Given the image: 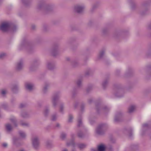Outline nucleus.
<instances>
[{
  "mask_svg": "<svg viewBox=\"0 0 151 151\" xmlns=\"http://www.w3.org/2000/svg\"><path fill=\"white\" fill-rule=\"evenodd\" d=\"M17 27L16 26H12L9 23L4 22L2 23L0 26V30L4 32L8 31L10 29H12L14 31L17 29Z\"/></svg>",
  "mask_w": 151,
  "mask_h": 151,
  "instance_id": "obj_1",
  "label": "nucleus"
},
{
  "mask_svg": "<svg viewBox=\"0 0 151 151\" xmlns=\"http://www.w3.org/2000/svg\"><path fill=\"white\" fill-rule=\"evenodd\" d=\"M107 128V125L105 124H99L96 129L97 133L101 135L104 134Z\"/></svg>",
  "mask_w": 151,
  "mask_h": 151,
  "instance_id": "obj_2",
  "label": "nucleus"
},
{
  "mask_svg": "<svg viewBox=\"0 0 151 151\" xmlns=\"http://www.w3.org/2000/svg\"><path fill=\"white\" fill-rule=\"evenodd\" d=\"M60 97L59 93H55L53 96L52 99V102L54 107L56 106L57 104L59 102V99Z\"/></svg>",
  "mask_w": 151,
  "mask_h": 151,
  "instance_id": "obj_3",
  "label": "nucleus"
},
{
  "mask_svg": "<svg viewBox=\"0 0 151 151\" xmlns=\"http://www.w3.org/2000/svg\"><path fill=\"white\" fill-rule=\"evenodd\" d=\"M21 49L24 48H26L29 52H30L32 49L29 43L27 41H24L20 45Z\"/></svg>",
  "mask_w": 151,
  "mask_h": 151,
  "instance_id": "obj_4",
  "label": "nucleus"
},
{
  "mask_svg": "<svg viewBox=\"0 0 151 151\" xmlns=\"http://www.w3.org/2000/svg\"><path fill=\"white\" fill-rule=\"evenodd\" d=\"M96 109L98 113H99L100 111L106 112L109 110L107 106H103L100 104L96 105Z\"/></svg>",
  "mask_w": 151,
  "mask_h": 151,
  "instance_id": "obj_5",
  "label": "nucleus"
},
{
  "mask_svg": "<svg viewBox=\"0 0 151 151\" xmlns=\"http://www.w3.org/2000/svg\"><path fill=\"white\" fill-rule=\"evenodd\" d=\"M37 8L38 9L40 10H43L45 12H47L51 10V7L49 5H45L44 3L40 4L38 6Z\"/></svg>",
  "mask_w": 151,
  "mask_h": 151,
  "instance_id": "obj_6",
  "label": "nucleus"
},
{
  "mask_svg": "<svg viewBox=\"0 0 151 151\" xmlns=\"http://www.w3.org/2000/svg\"><path fill=\"white\" fill-rule=\"evenodd\" d=\"M32 142L34 147L37 149L39 146V141L38 138L37 137H35L32 139Z\"/></svg>",
  "mask_w": 151,
  "mask_h": 151,
  "instance_id": "obj_7",
  "label": "nucleus"
},
{
  "mask_svg": "<svg viewBox=\"0 0 151 151\" xmlns=\"http://www.w3.org/2000/svg\"><path fill=\"white\" fill-rule=\"evenodd\" d=\"M84 9L83 6L77 5L75 6L74 11L77 13H81L83 12Z\"/></svg>",
  "mask_w": 151,
  "mask_h": 151,
  "instance_id": "obj_8",
  "label": "nucleus"
},
{
  "mask_svg": "<svg viewBox=\"0 0 151 151\" xmlns=\"http://www.w3.org/2000/svg\"><path fill=\"white\" fill-rule=\"evenodd\" d=\"M23 67V62L22 60H20L17 62L16 66V70L19 71L21 70Z\"/></svg>",
  "mask_w": 151,
  "mask_h": 151,
  "instance_id": "obj_9",
  "label": "nucleus"
},
{
  "mask_svg": "<svg viewBox=\"0 0 151 151\" xmlns=\"http://www.w3.org/2000/svg\"><path fill=\"white\" fill-rule=\"evenodd\" d=\"M51 54L52 56H56L59 52L58 47L55 46L53 47L51 50Z\"/></svg>",
  "mask_w": 151,
  "mask_h": 151,
  "instance_id": "obj_10",
  "label": "nucleus"
},
{
  "mask_svg": "<svg viewBox=\"0 0 151 151\" xmlns=\"http://www.w3.org/2000/svg\"><path fill=\"white\" fill-rule=\"evenodd\" d=\"M105 147L103 145H101L98 146V150L96 149H91L92 151H105Z\"/></svg>",
  "mask_w": 151,
  "mask_h": 151,
  "instance_id": "obj_11",
  "label": "nucleus"
},
{
  "mask_svg": "<svg viewBox=\"0 0 151 151\" xmlns=\"http://www.w3.org/2000/svg\"><path fill=\"white\" fill-rule=\"evenodd\" d=\"M47 66L48 69L51 70H52L55 68L54 63L52 62H48Z\"/></svg>",
  "mask_w": 151,
  "mask_h": 151,
  "instance_id": "obj_12",
  "label": "nucleus"
},
{
  "mask_svg": "<svg viewBox=\"0 0 151 151\" xmlns=\"http://www.w3.org/2000/svg\"><path fill=\"white\" fill-rule=\"evenodd\" d=\"M122 116V114L120 112H119L116 113L114 118V120L116 122L119 121L120 118Z\"/></svg>",
  "mask_w": 151,
  "mask_h": 151,
  "instance_id": "obj_13",
  "label": "nucleus"
},
{
  "mask_svg": "<svg viewBox=\"0 0 151 151\" xmlns=\"http://www.w3.org/2000/svg\"><path fill=\"white\" fill-rule=\"evenodd\" d=\"M25 86L27 89L29 91H31L33 88L34 85L32 83H26L25 84Z\"/></svg>",
  "mask_w": 151,
  "mask_h": 151,
  "instance_id": "obj_14",
  "label": "nucleus"
},
{
  "mask_svg": "<svg viewBox=\"0 0 151 151\" xmlns=\"http://www.w3.org/2000/svg\"><path fill=\"white\" fill-rule=\"evenodd\" d=\"M123 91L122 89H119L118 92L115 94V96L118 97H121L123 95Z\"/></svg>",
  "mask_w": 151,
  "mask_h": 151,
  "instance_id": "obj_15",
  "label": "nucleus"
},
{
  "mask_svg": "<svg viewBox=\"0 0 151 151\" xmlns=\"http://www.w3.org/2000/svg\"><path fill=\"white\" fill-rule=\"evenodd\" d=\"M82 125L83 124L81 121L80 114V113H79L78 119V124H77V127H79L82 126Z\"/></svg>",
  "mask_w": 151,
  "mask_h": 151,
  "instance_id": "obj_16",
  "label": "nucleus"
},
{
  "mask_svg": "<svg viewBox=\"0 0 151 151\" xmlns=\"http://www.w3.org/2000/svg\"><path fill=\"white\" fill-rule=\"evenodd\" d=\"M6 128L8 131L10 132L12 130L13 127L10 124L8 123L6 124Z\"/></svg>",
  "mask_w": 151,
  "mask_h": 151,
  "instance_id": "obj_17",
  "label": "nucleus"
},
{
  "mask_svg": "<svg viewBox=\"0 0 151 151\" xmlns=\"http://www.w3.org/2000/svg\"><path fill=\"white\" fill-rule=\"evenodd\" d=\"M136 106L134 105H132L129 107L128 109V112L129 113H131L133 112L135 109Z\"/></svg>",
  "mask_w": 151,
  "mask_h": 151,
  "instance_id": "obj_18",
  "label": "nucleus"
},
{
  "mask_svg": "<svg viewBox=\"0 0 151 151\" xmlns=\"http://www.w3.org/2000/svg\"><path fill=\"white\" fill-rule=\"evenodd\" d=\"M10 120L13 124L14 126L15 127H17V120L15 117H13V118H11L10 119Z\"/></svg>",
  "mask_w": 151,
  "mask_h": 151,
  "instance_id": "obj_19",
  "label": "nucleus"
},
{
  "mask_svg": "<svg viewBox=\"0 0 151 151\" xmlns=\"http://www.w3.org/2000/svg\"><path fill=\"white\" fill-rule=\"evenodd\" d=\"M19 134L20 136L22 138H24L26 137V134L25 132L21 130L19 131Z\"/></svg>",
  "mask_w": 151,
  "mask_h": 151,
  "instance_id": "obj_20",
  "label": "nucleus"
},
{
  "mask_svg": "<svg viewBox=\"0 0 151 151\" xmlns=\"http://www.w3.org/2000/svg\"><path fill=\"white\" fill-rule=\"evenodd\" d=\"M49 85L48 83H46L44 86L43 87V92L44 93H45L47 91L48 87H49Z\"/></svg>",
  "mask_w": 151,
  "mask_h": 151,
  "instance_id": "obj_21",
  "label": "nucleus"
},
{
  "mask_svg": "<svg viewBox=\"0 0 151 151\" xmlns=\"http://www.w3.org/2000/svg\"><path fill=\"white\" fill-rule=\"evenodd\" d=\"M18 86L17 85H13L12 87V90L14 92H16L18 90Z\"/></svg>",
  "mask_w": 151,
  "mask_h": 151,
  "instance_id": "obj_22",
  "label": "nucleus"
},
{
  "mask_svg": "<svg viewBox=\"0 0 151 151\" xmlns=\"http://www.w3.org/2000/svg\"><path fill=\"white\" fill-rule=\"evenodd\" d=\"M47 147L48 148H50L52 146V143L51 141H47L46 142Z\"/></svg>",
  "mask_w": 151,
  "mask_h": 151,
  "instance_id": "obj_23",
  "label": "nucleus"
},
{
  "mask_svg": "<svg viewBox=\"0 0 151 151\" xmlns=\"http://www.w3.org/2000/svg\"><path fill=\"white\" fill-rule=\"evenodd\" d=\"M78 137L80 138H82L84 136V134L81 131H79L77 134Z\"/></svg>",
  "mask_w": 151,
  "mask_h": 151,
  "instance_id": "obj_24",
  "label": "nucleus"
},
{
  "mask_svg": "<svg viewBox=\"0 0 151 151\" xmlns=\"http://www.w3.org/2000/svg\"><path fill=\"white\" fill-rule=\"evenodd\" d=\"M82 81L81 79H78L76 81V83L77 86L80 87L81 86Z\"/></svg>",
  "mask_w": 151,
  "mask_h": 151,
  "instance_id": "obj_25",
  "label": "nucleus"
},
{
  "mask_svg": "<svg viewBox=\"0 0 151 151\" xmlns=\"http://www.w3.org/2000/svg\"><path fill=\"white\" fill-rule=\"evenodd\" d=\"M104 50H102L101 51H100L99 53V56H98V58L99 59L101 58L103 55H104Z\"/></svg>",
  "mask_w": 151,
  "mask_h": 151,
  "instance_id": "obj_26",
  "label": "nucleus"
},
{
  "mask_svg": "<svg viewBox=\"0 0 151 151\" xmlns=\"http://www.w3.org/2000/svg\"><path fill=\"white\" fill-rule=\"evenodd\" d=\"M20 124L22 126L24 127H28L29 125V124L27 122H24L22 121H21L20 122Z\"/></svg>",
  "mask_w": 151,
  "mask_h": 151,
  "instance_id": "obj_27",
  "label": "nucleus"
},
{
  "mask_svg": "<svg viewBox=\"0 0 151 151\" xmlns=\"http://www.w3.org/2000/svg\"><path fill=\"white\" fill-rule=\"evenodd\" d=\"M86 146V145L83 144H80L78 145V148L81 149L85 148Z\"/></svg>",
  "mask_w": 151,
  "mask_h": 151,
  "instance_id": "obj_28",
  "label": "nucleus"
},
{
  "mask_svg": "<svg viewBox=\"0 0 151 151\" xmlns=\"http://www.w3.org/2000/svg\"><path fill=\"white\" fill-rule=\"evenodd\" d=\"M108 83L107 80H105L102 83V86L104 88H105L106 87Z\"/></svg>",
  "mask_w": 151,
  "mask_h": 151,
  "instance_id": "obj_29",
  "label": "nucleus"
},
{
  "mask_svg": "<svg viewBox=\"0 0 151 151\" xmlns=\"http://www.w3.org/2000/svg\"><path fill=\"white\" fill-rule=\"evenodd\" d=\"M49 113V110L46 107L45 108L44 112V115L45 116H47L48 114Z\"/></svg>",
  "mask_w": 151,
  "mask_h": 151,
  "instance_id": "obj_30",
  "label": "nucleus"
},
{
  "mask_svg": "<svg viewBox=\"0 0 151 151\" xmlns=\"http://www.w3.org/2000/svg\"><path fill=\"white\" fill-rule=\"evenodd\" d=\"M39 63V61L38 60H35L34 61L33 65L30 68V70H32V68L35 65H37Z\"/></svg>",
  "mask_w": 151,
  "mask_h": 151,
  "instance_id": "obj_31",
  "label": "nucleus"
},
{
  "mask_svg": "<svg viewBox=\"0 0 151 151\" xmlns=\"http://www.w3.org/2000/svg\"><path fill=\"white\" fill-rule=\"evenodd\" d=\"M21 116L23 118H27L29 116V114L26 112H23L21 114Z\"/></svg>",
  "mask_w": 151,
  "mask_h": 151,
  "instance_id": "obj_32",
  "label": "nucleus"
},
{
  "mask_svg": "<svg viewBox=\"0 0 151 151\" xmlns=\"http://www.w3.org/2000/svg\"><path fill=\"white\" fill-rule=\"evenodd\" d=\"M22 1L26 5H27L29 3V0H22Z\"/></svg>",
  "mask_w": 151,
  "mask_h": 151,
  "instance_id": "obj_33",
  "label": "nucleus"
},
{
  "mask_svg": "<svg viewBox=\"0 0 151 151\" xmlns=\"http://www.w3.org/2000/svg\"><path fill=\"white\" fill-rule=\"evenodd\" d=\"M66 136V134L64 133H62L60 136V138L62 139H64Z\"/></svg>",
  "mask_w": 151,
  "mask_h": 151,
  "instance_id": "obj_34",
  "label": "nucleus"
},
{
  "mask_svg": "<svg viewBox=\"0 0 151 151\" xmlns=\"http://www.w3.org/2000/svg\"><path fill=\"white\" fill-rule=\"evenodd\" d=\"M57 118V116L56 114H53L52 116L51 120L52 121H55L56 120Z\"/></svg>",
  "mask_w": 151,
  "mask_h": 151,
  "instance_id": "obj_35",
  "label": "nucleus"
},
{
  "mask_svg": "<svg viewBox=\"0 0 151 151\" xmlns=\"http://www.w3.org/2000/svg\"><path fill=\"white\" fill-rule=\"evenodd\" d=\"M67 145L68 146L72 145L73 147H74L75 145V143L74 142V141H72L70 143L67 142Z\"/></svg>",
  "mask_w": 151,
  "mask_h": 151,
  "instance_id": "obj_36",
  "label": "nucleus"
},
{
  "mask_svg": "<svg viewBox=\"0 0 151 151\" xmlns=\"http://www.w3.org/2000/svg\"><path fill=\"white\" fill-rule=\"evenodd\" d=\"M73 118V116L71 114H70L69 116L68 122H71Z\"/></svg>",
  "mask_w": 151,
  "mask_h": 151,
  "instance_id": "obj_37",
  "label": "nucleus"
},
{
  "mask_svg": "<svg viewBox=\"0 0 151 151\" xmlns=\"http://www.w3.org/2000/svg\"><path fill=\"white\" fill-rule=\"evenodd\" d=\"M64 105L63 104H61L60 105V111L61 112H63V109H64Z\"/></svg>",
  "mask_w": 151,
  "mask_h": 151,
  "instance_id": "obj_38",
  "label": "nucleus"
},
{
  "mask_svg": "<svg viewBox=\"0 0 151 151\" xmlns=\"http://www.w3.org/2000/svg\"><path fill=\"white\" fill-rule=\"evenodd\" d=\"M92 87L91 86H90L88 87L86 90V91L87 93H88L90 92L92 89Z\"/></svg>",
  "mask_w": 151,
  "mask_h": 151,
  "instance_id": "obj_39",
  "label": "nucleus"
},
{
  "mask_svg": "<svg viewBox=\"0 0 151 151\" xmlns=\"http://www.w3.org/2000/svg\"><path fill=\"white\" fill-rule=\"evenodd\" d=\"M5 56V54L4 53H1L0 54V58L2 59Z\"/></svg>",
  "mask_w": 151,
  "mask_h": 151,
  "instance_id": "obj_40",
  "label": "nucleus"
},
{
  "mask_svg": "<svg viewBox=\"0 0 151 151\" xmlns=\"http://www.w3.org/2000/svg\"><path fill=\"white\" fill-rule=\"evenodd\" d=\"M78 103L77 102H76L74 104V107L75 108H76L78 105Z\"/></svg>",
  "mask_w": 151,
  "mask_h": 151,
  "instance_id": "obj_41",
  "label": "nucleus"
},
{
  "mask_svg": "<svg viewBox=\"0 0 151 151\" xmlns=\"http://www.w3.org/2000/svg\"><path fill=\"white\" fill-rule=\"evenodd\" d=\"M18 139L16 138H14L13 139V143H14L16 145H17L16 142L18 140Z\"/></svg>",
  "mask_w": 151,
  "mask_h": 151,
  "instance_id": "obj_42",
  "label": "nucleus"
},
{
  "mask_svg": "<svg viewBox=\"0 0 151 151\" xmlns=\"http://www.w3.org/2000/svg\"><path fill=\"white\" fill-rule=\"evenodd\" d=\"M2 107L4 109H6L7 106V105L6 104H4L2 105Z\"/></svg>",
  "mask_w": 151,
  "mask_h": 151,
  "instance_id": "obj_43",
  "label": "nucleus"
},
{
  "mask_svg": "<svg viewBox=\"0 0 151 151\" xmlns=\"http://www.w3.org/2000/svg\"><path fill=\"white\" fill-rule=\"evenodd\" d=\"M26 105L25 104H21L20 105L19 108H22L24 107Z\"/></svg>",
  "mask_w": 151,
  "mask_h": 151,
  "instance_id": "obj_44",
  "label": "nucleus"
},
{
  "mask_svg": "<svg viewBox=\"0 0 151 151\" xmlns=\"http://www.w3.org/2000/svg\"><path fill=\"white\" fill-rule=\"evenodd\" d=\"M148 70L151 72V65H149L147 67Z\"/></svg>",
  "mask_w": 151,
  "mask_h": 151,
  "instance_id": "obj_45",
  "label": "nucleus"
},
{
  "mask_svg": "<svg viewBox=\"0 0 151 151\" xmlns=\"http://www.w3.org/2000/svg\"><path fill=\"white\" fill-rule=\"evenodd\" d=\"M6 93V91L5 90H2L1 91V94L4 96Z\"/></svg>",
  "mask_w": 151,
  "mask_h": 151,
  "instance_id": "obj_46",
  "label": "nucleus"
},
{
  "mask_svg": "<svg viewBox=\"0 0 151 151\" xmlns=\"http://www.w3.org/2000/svg\"><path fill=\"white\" fill-rule=\"evenodd\" d=\"M92 101V99H90L88 100V102L89 104H91Z\"/></svg>",
  "mask_w": 151,
  "mask_h": 151,
  "instance_id": "obj_47",
  "label": "nucleus"
},
{
  "mask_svg": "<svg viewBox=\"0 0 151 151\" xmlns=\"http://www.w3.org/2000/svg\"><path fill=\"white\" fill-rule=\"evenodd\" d=\"M84 104H82L81 105V109L82 110H83V109L84 108Z\"/></svg>",
  "mask_w": 151,
  "mask_h": 151,
  "instance_id": "obj_48",
  "label": "nucleus"
},
{
  "mask_svg": "<svg viewBox=\"0 0 151 151\" xmlns=\"http://www.w3.org/2000/svg\"><path fill=\"white\" fill-rule=\"evenodd\" d=\"M2 146L4 147H6L7 146V144L6 143H4L3 144Z\"/></svg>",
  "mask_w": 151,
  "mask_h": 151,
  "instance_id": "obj_49",
  "label": "nucleus"
},
{
  "mask_svg": "<svg viewBox=\"0 0 151 151\" xmlns=\"http://www.w3.org/2000/svg\"><path fill=\"white\" fill-rule=\"evenodd\" d=\"M60 127V125L59 124L57 123L56 124V127H58V128H59Z\"/></svg>",
  "mask_w": 151,
  "mask_h": 151,
  "instance_id": "obj_50",
  "label": "nucleus"
},
{
  "mask_svg": "<svg viewBox=\"0 0 151 151\" xmlns=\"http://www.w3.org/2000/svg\"><path fill=\"white\" fill-rule=\"evenodd\" d=\"M119 72H120V71L119 70H116V75H118L119 74Z\"/></svg>",
  "mask_w": 151,
  "mask_h": 151,
  "instance_id": "obj_51",
  "label": "nucleus"
},
{
  "mask_svg": "<svg viewBox=\"0 0 151 151\" xmlns=\"http://www.w3.org/2000/svg\"><path fill=\"white\" fill-rule=\"evenodd\" d=\"M148 126V124H145L143 125V127H147Z\"/></svg>",
  "mask_w": 151,
  "mask_h": 151,
  "instance_id": "obj_52",
  "label": "nucleus"
},
{
  "mask_svg": "<svg viewBox=\"0 0 151 151\" xmlns=\"http://www.w3.org/2000/svg\"><path fill=\"white\" fill-rule=\"evenodd\" d=\"M107 31V29L106 30L105 29H103V30H102V32H103L104 34L105 33V32L106 31Z\"/></svg>",
  "mask_w": 151,
  "mask_h": 151,
  "instance_id": "obj_53",
  "label": "nucleus"
},
{
  "mask_svg": "<svg viewBox=\"0 0 151 151\" xmlns=\"http://www.w3.org/2000/svg\"><path fill=\"white\" fill-rule=\"evenodd\" d=\"M74 136H75V135L74 134H71V137H72V139H73V138H74Z\"/></svg>",
  "mask_w": 151,
  "mask_h": 151,
  "instance_id": "obj_54",
  "label": "nucleus"
},
{
  "mask_svg": "<svg viewBox=\"0 0 151 151\" xmlns=\"http://www.w3.org/2000/svg\"><path fill=\"white\" fill-rule=\"evenodd\" d=\"M97 5H96V4H95V5H94L93 7V8L94 9V8H96L97 6Z\"/></svg>",
  "mask_w": 151,
  "mask_h": 151,
  "instance_id": "obj_55",
  "label": "nucleus"
},
{
  "mask_svg": "<svg viewBox=\"0 0 151 151\" xmlns=\"http://www.w3.org/2000/svg\"><path fill=\"white\" fill-rule=\"evenodd\" d=\"M35 26L34 25H33L32 26V28L33 29H34L35 28Z\"/></svg>",
  "mask_w": 151,
  "mask_h": 151,
  "instance_id": "obj_56",
  "label": "nucleus"
},
{
  "mask_svg": "<svg viewBox=\"0 0 151 151\" xmlns=\"http://www.w3.org/2000/svg\"><path fill=\"white\" fill-rule=\"evenodd\" d=\"M148 29H151V24L149 26Z\"/></svg>",
  "mask_w": 151,
  "mask_h": 151,
  "instance_id": "obj_57",
  "label": "nucleus"
},
{
  "mask_svg": "<svg viewBox=\"0 0 151 151\" xmlns=\"http://www.w3.org/2000/svg\"><path fill=\"white\" fill-rule=\"evenodd\" d=\"M89 121H90V123H91V124H92L93 123V122H94V121H93V122H91V121L90 120Z\"/></svg>",
  "mask_w": 151,
  "mask_h": 151,
  "instance_id": "obj_58",
  "label": "nucleus"
},
{
  "mask_svg": "<svg viewBox=\"0 0 151 151\" xmlns=\"http://www.w3.org/2000/svg\"><path fill=\"white\" fill-rule=\"evenodd\" d=\"M132 133H130V134H129V136L130 137H131V136H132Z\"/></svg>",
  "mask_w": 151,
  "mask_h": 151,
  "instance_id": "obj_59",
  "label": "nucleus"
},
{
  "mask_svg": "<svg viewBox=\"0 0 151 151\" xmlns=\"http://www.w3.org/2000/svg\"><path fill=\"white\" fill-rule=\"evenodd\" d=\"M62 151H68V150L66 149L63 150Z\"/></svg>",
  "mask_w": 151,
  "mask_h": 151,
  "instance_id": "obj_60",
  "label": "nucleus"
},
{
  "mask_svg": "<svg viewBox=\"0 0 151 151\" xmlns=\"http://www.w3.org/2000/svg\"><path fill=\"white\" fill-rule=\"evenodd\" d=\"M112 149L111 147H110L109 148V151H111L112 150Z\"/></svg>",
  "mask_w": 151,
  "mask_h": 151,
  "instance_id": "obj_61",
  "label": "nucleus"
},
{
  "mask_svg": "<svg viewBox=\"0 0 151 151\" xmlns=\"http://www.w3.org/2000/svg\"><path fill=\"white\" fill-rule=\"evenodd\" d=\"M142 5H143V6H146V4H143Z\"/></svg>",
  "mask_w": 151,
  "mask_h": 151,
  "instance_id": "obj_62",
  "label": "nucleus"
},
{
  "mask_svg": "<svg viewBox=\"0 0 151 151\" xmlns=\"http://www.w3.org/2000/svg\"><path fill=\"white\" fill-rule=\"evenodd\" d=\"M150 136L151 138V133L150 134Z\"/></svg>",
  "mask_w": 151,
  "mask_h": 151,
  "instance_id": "obj_63",
  "label": "nucleus"
},
{
  "mask_svg": "<svg viewBox=\"0 0 151 151\" xmlns=\"http://www.w3.org/2000/svg\"><path fill=\"white\" fill-rule=\"evenodd\" d=\"M20 151H25L23 150H21Z\"/></svg>",
  "mask_w": 151,
  "mask_h": 151,
  "instance_id": "obj_64",
  "label": "nucleus"
}]
</instances>
